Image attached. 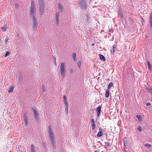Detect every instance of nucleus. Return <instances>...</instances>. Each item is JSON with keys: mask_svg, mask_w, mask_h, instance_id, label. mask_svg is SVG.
Instances as JSON below:
<instances>
[{"mask_svg": "<svg viewBox=\"0 0 152 152\" xmlns=\"http://www.w3.org/2000/svg\"><path fill=\"white\" fill-rule=\"evenodd\" d=\"M48 136L51 142V144L53 148L55 149L56 148V144L55 139L53 136V131L52 129L51 126L50 125L48 126Z\"/></svg>", "mask_w": 152, "mask_h": 152, "instance_id": "1", "label": "nucleus"}, {"mask_svg": "<svg viewBox=\"0 0 152 152\" xmlns=\"http://www.w3.org/2000/svg\"><path fill=\"white\" fill-rule=\"evenodd\" d=\"M45 3L44 0H39V9L40 16H42L43 15V13L45 10V6L44 5Z\"/></svg>", "mask_w": 152, "mask_h": 152, "instance_id": "2", "label": "nucleus"}, {"mask_svg": "<svg viewBox=\"0 0 152 152\" xmlns=\"http://www.w3.org/2000/svg\"><path fill=\"white\" fill-rule=\"evenodd\" d=\"M60 72L61 76L64 78L66 76L65 74V64L64 63H61V64L60 67Z\"/></svg>", "mask_w": 152, "mask_h": 152, "instance_id": "3", "label": "nucleus"}, {"mask_svg": "<svg viewBox=\"0 0 152 152\" xmlns=\"http://www.w3.org/2000/svg\"><path fill=\"white\" fill-rule=\"evenodd\" d=\"M36 13L35 7H34V2L33 1H31V6L30 7V16L34 17V15Z\"/></svg>", "mask_w": 152, "mask_h": 152, "instance_id": "4", "label": "nucleus"}, {"mask_svg": "<svg viewBox=\"0 0 152 152\" xmlns=\"http://www.w3.org/2000/svg\"><path fill=\"white\" fill-rule=\"evenodd\" d=\"M79 4L80 5V8L83 10H85L86 9L87 5L85 1L80 0L79 1Z\"/></svg>", "mask_w": 152, "mask_h": 152, "instance_id": "5", "label": "nucleus"}, {"mask_svg": "<svg viewBox=\"0 0 152 152\" xmlns=\"http://www.w3.org/2000/svg\"><path fill=\"white\" fill-rule=\"evenodd\" d=\"M101 108V106L99 105L96 109V111L97 112V116L98 118L99 117L100 115V114Z\"/></svg>", "mask_w": 152, "mask_h": 152, "instance_id": "6", "label": "nucleus"}, {"mask_svg": "<svg viewBox=\"0 0 152 152\" xmlns=\"http://www.w3.org/2000/svg\"><path fill=\"white\" fill-rule=\"evenodd\" d=\"M56 25H58V22L59 21V13L57 12H56Z\"/></svg>", "mask_w": 152, "mask_h": 152, "instance_id": "7", "label": "nucleus"}, {"mask_svg": "<svg viewBox=\"0 0 152 152\" xmlns=\"http://www.w3.org/2000/svg\"><path fill=\"white\" fill-rule=\"evenodd\" d=\"M37 20L35 18V17H33V26L34 27V28H35L37 29Z\"/></svg>", "mask_w": 152, "mask_h": 152, "instance_id": "8", "label": "nucleus"}, {"mask_svg": "<svg viewBox=\"0 0 152 152\" xmlns=\"http://www.w3.org/2000/svg\"><path fill=\"white\" fill-rule=\"evenodd\" d=\"M91 124L92 126V129L94 130L95 129L96 127L94 119H93L91 120Z\"/></svg>", "mask_w": 152, "mask_h": 152, "instance_id": "9", "label": "nucleus"}, {"mask_svg": "<svg viewBox=\"0 0 152 152\" xmlns=\"http://www.w3.org/2000/svg\"><path fill=\"white\" fill-rule=\"evenodd\" d=\"M33 112L34 117V118L37 120L38 118L37 117V111L35 110V109L33 108Z\"/></svg>", "mask_w": 152, "mask_h": 152, "instance_id": "10", "label": "nucleus"}, {"mask_svg": "<svg viewBox=\"0 0 152 152\" xmlns=\"http://www.w3.org/2000/svg\"><path fill=\"white\" fill-rule=\"evenodd\" d=\"M99 56L100 59L103 61H105L106 60V59L105 58V57L102 54H99Z\"/></svg>", "mask_w": 152, "mask_h": 152, "instance_id": "11", "label": "nucleus"}, {"mask_svg": "<svg viewBox=\"0 0 152 152\" xmlns=\"http://www.w3.org/2000/svg\"><path fill=\"white\" fill-rule=\"evenodd\" d=\"M15 88V86H12L10 87L8 89V92L9 93H10L12 92L13 91V90Z\"/></svg>", "mask_w": 152, "mask_h": 152, "instance_id": "12", "label": "nucleus"}, {"mask_svg": "<svg viewBox=\"0 0 152 152\" xmlns=\"http://www.w3.org/2000/svg\"><path fill=\"white\" fill-rule=\"evenodd\" d=\"M109 90L108 89H107V90L106 91V93L105 94L106 97L108 98L109 97Z\"/></svg>", "mask_w": 152, "mask_h": 152, "instance_id": "13", "label": "nucleus"}, {"mask_svg": "<svg viewBox=\"0 0 152 152\" xmlns=\"http://www.w3.org/2000/svg\"><path fill=\"white\" fill-rule=\"evenodd\" d=\"M118 15L120 16L121 18L123 17V14L122 11L121 9H120L118 11Z\"/></svg>", "mask_w": 152, "mask_h": 152, "instance_id": "14", "label": "nucleus"}, {"mask_svg": "<svg viewBox=\"0 0 152 152\" xmlns=\"http://www.w3.org/2000/svg\"><path fill=\"white\" fill-rule=\"evenodd\" d=\"M63 6L60 4H59L58 9L59 11H63Z\"/></svg>", "mask_w": 152, "mask_h": 152, "instance_id": "15", "label": "nucleus"}, {"mask_svg": "<svg viewBox=\"0 0 152 152\" xmlns=\"http://www.w3.org/2000/svg\"><path fill=\"white\" fill-rule=\"evenodd\" d=\"M103 134L102 132H99L97 134V136L98 137H101L103 135Z\"/></svg>", "mask_w": 152, "mask_h": 152, "instance_id": "16", "label": "nucleus"}, {"mask_svg": "<svg viewBox=\"0 0 152 152\" xmlns=\"http://www.w3.org/2000/svg\"><path fill=\"white\" fill-rule=\"evenodd\" d=\"M72 57L73 59V61H75L77 60V58L76 59V54L75 53H73L72 54Z\"/></svg>", "mask_w": 152, "mask_h": 152, "instance_id": "17", "label": "nucleus"}, {"mask_svg": "<svg viewBox=\"0 0 152 152\" xmlns=\"http://www.w3.org/2000/svg\"><path fill=\"white\" fill-rule=\"evenodd\" d=\"M7 29V27L5 25L3 27H2L1 28V30L2 31H5Z\"/></svg>", "mask_w": 152, "mask_h": 152, "instance_id": "18", "label": "nucleus"}, {"mask_svg": "<svg viewBox=\"0 0 152 152\" xmlns=\"http://www.w3.org/2000/svg\"><path fill=\"white\" fill-rule=\"evenodd\" d=\"M147 64H148V68L150 69V70H151V68H152V66H151V65L150 63V62H149V61H148L147 62Z\"/></svg>", "mask_w": 152, "mask_h": 152, "instance_id": "19", "label": "nucleus"}, {"mask_svg": "<svg viewBox=\"0 0 152 152\" xmlns=\"http://www.w3.org/2000/svg\"><path fill=\"white\" fill-rule=\"evenodd\" d=\"M136 118L138 119L139 121H140L142 120V119L140 115H137L136 116Z\"/></svg>", "mask_w": 152, "mask_h": 152, "instance_id": "20", "label": "nucleus"}, {"mask_svg": "<svg viewBox=\"0 0 152 152\" xmlns=\"http://www.w3.org/2000/svg\"><path fill=\"white\" fill-rule=\"evenodd\" d=\"M113 83L112 82L110 83L109 84L108 86V88L110 89L113 86Z\"/></svg>", "mask_w": 152, "mask_h": 152, "instance_id": "21", "label": "nucleus"}, {"mask_svg": "<svg viewBox=\"0 0 152 152\" xmlns=\"http://www.w3.org/2000/svg\"><path fill=\"white\" fill-rule=\"evenodd\" d=\"M149 22L150 23V27L152 28V18L150 17Z\"/></svg>", "mask_w": 152, "mask_h": 152, "instance_id": "22", "label": "nucleus"}, {"mask_svg": "<svg viewBox=\"0 0 152 152\" xmlns=\"http://www.w3.org/2000/svg\"><path fill=\"white\" fill-rule=\"evenodd\" d=\"M42 90L43 92H45V91L46 88L45 86L44 85H43L42 86Z\"/></svg>", "mask_w": 152, "mask_h": 152, "instance_id": "23", "label": "nucleus"}, {"mask_svg": "<svg viewBox=\"0 0 152 152\" xmlns=\"http://www.w3.org/2000/svg\"><path fill=\"white\" fill-rule=\"evenodd\" d=\"M115 45H113V53H114L115 51Z\"/></svg>", "mask_w": 152, "mask_h": 152, "instance_id": "24", "label": "nucleus"}, {"mask_svg": "<svg viewBox=\"0 0 152 152\" xmlns=\"http://www.w3.org/2000/svg\"><path fill=\"white\" fill-rule=\"evenodd\" d=\"M77 66L79 68H80L81 65V61H79L77 64Z\"/></svg>", "mask_w": 152, "mask_h": 152, "instance_id": "25", "label": "nucleus"}, {"mask_svg": "<svg viewBox=\"0 0 152 152\" xmlns=\"http://www.w3.org/2000/svg\"><path fill=\"white\" fill-rule=\"evenodd\" d=\"M137 129L138 130V131L140 132H141L142 131V128L140 126H138Z\"/></svg>", "mask_w": 152, "mask_h": 152, "instance_id": "26", "label": "nucleus"}, {"mask_svg": "<svg viewBox=\"0 0 152 152\" xmlns=\"http://www.w3.org/2000/svg\"><path fill=\"white\" fill-rule=\"evenodd\" d=\"M144 145L148 148H150L151 147V145L149 143L145 144Z\"/></svg>", "mask_w": 152, "mask_h": 152, "instance_id": "27", "label": "nucleus"}, {"mask_svg": "<svg viewBox=\"0 0 152 152\" xmlns=\"http://www.w3.org/2000/svg\"><path fill=\"white\" fill-rule=\"evenodd\" d=\"M63 101L64 102L67 101V98L65 95H64L63 96Z\"/></svg>", "mask_w": 152, "mask_h": 152, "instance_id": "28", "label": "nucleus"}, {"mask_svg": "<svg viewBox=\"0 0 152 152\" xmlns=\"http://www.w3.org/2000/svg\"><path fill=\"white\" fill-rule=\"evenodd\" d=\"M147 90L149 91L150 93L152 95V88H149L147 89Z\"/></svg>", "mask_w": 152, "mask_h": 152, "instance_id": "29", "label": "nucleus"}, {"mask_svg": "<svg viewBox=\"0 0 152 152\" xmlns=\"http://www.w3.org/2000/svg\"><path fill=\"white\" fill-rule=\"evenodd\" d=\"M105 143L107 144V145L108 147H110L112 145V143H110L109 142H105Z\"/></svg>", "mask_w": 152, "mask_h": 152, "instance_id": "30", "label": "nucleus"}, {"mask_svg": "<svg viewBox=\"0 0 152 152\" xmlns=\"http://www.w3.org/2000/svg\"><path fill=\"white\" fill-rule=\"evenodd\" d=\"M141 18L142 21V24L143 26L145 22V20L143 18H142V17Z\"/></svg>", "mask_w": 152, "mask_h": 152, "instance_id": "31", "label": "nucleus"}, {"mask_svg": "<svg viewBox=\"0 0 152 152\" xmlns=\"http://www.w3.org/2000/svg\"><path fill=\"white\" fill-rule=\"evenodd\" d=\"M10 55V53L8 52H7L5 54V57H7V56Z\"/></svg>", "mask_w": 152, "mask_h": 152, "instance_id": "32", "label": "nucleus"}, {"mask_svg": "<svg viewBox=\"0 0 152 152\" xmlns=\"http://www.w3.org/2000/svg\"><path fill=\"white\" fill-rule=\"evenodd\" d=\"M31 152H35L33 146L32 145V147L31 149Z\"/></svg>", "mask_w": 152, "mask_h": 152, "instance_id": "33", "label": "nucleus"}, {"mask_svg": "<svg viewBox=\"0 0 152 152\" xmlns=\"http://www.w3.org/2000/svg\"><path fill=\"white\" fill-rule=\"evenodd\" d=\"M64 102V104H65V106H66H66L68 107L69 105H68V102H67V101Z\"/></svg>", "mask_w": 152, "mask_h": 152, "instance_id": "34", "label": "nucleus"}, {"mask_svg": "<svg viewBox=\"0 0 152 152\" xmlns=\"http://www.w3.org/2000/svg\"><path fill=\"white\" fill-rule=\"evenodd\" d=\"M9 40V39L8 38H6V40L5 41V44H6L7 42H10L8 41Z\"/></svg>", "mask_w": 152, "mask_h": 152, "instance_id": "35", "label": "nucleus"}, {"mask_svg": "<svg viewBox=\"0 0 152 152\" xmlns=\"http://www.w3.org/2000/svg\"><path fill=\"white\" fill-rule=\"evenodd\" d=\"M24 121H25V123L26 124V125H27V123H28L27 122V119L26 118H25L24 119Z\"/></svg>", "mask_w": 152, "mask_h": 152, "instance_id": "36", "label": "nucleus"}, {"mask_svg": "<svg viewBox=\"0 0 152 152\" xmlns=\"http://www.w3.org/2000/svg\"><path fill=\"white\" fill-rule=\"evenodd\" d=\"M54 58H55V59H54V60H55L54 65H55V66H56V58L55 57H54Z\"/></svg>", "mask_w": 152, "mask_h": 152, "instance_id": "37", "label": "nucleus"}, {"mask_svg": "<svg viewBox=\"0 0 152 152\" xmlns=\"http://www.w3.org/2000/svg\"><path fill=\"white\" fill-rule=\"evenodd\" d=\"M19 79L20 80H22L23 79V77L22 76H20L19 77Z\"/></svg>", "mask_w": 152, "mask_h": 152, "instance_id": "38", "label": "nucleus"}, {"mask_svg": "<svg viewBox=\"0 0 152 152\" xmlns=\"http://www.w3.org/2000/svg\"><path fill=\"white\" fill-rule=\"evenodd\" d=\"M146 105L148 106L151 105V103L150 102H148L146 104Z\"/></svg>", "mask_w": 152, "mask_h": 152, "instance_id": "39", "label": "nucleus"}, {"mask_svg": "<svg viewBox=\"0 0 152 152\" xmlns=\"http://www.w3.org/2000/svg\"><path fill=\"white\" fill-rule=\"evenodd\" d=\"M99 132H102V129L101 127L99 128Z\"/></svg>", "mask_w": 152, "mask_h": 152, "instance_id": "40", "label": "nucleus"}, {"mask_svg": "<svg viewBox=\"0 0 152 152\" xmlns=\"http://www.w3.org/2000/svg\"><path fill=\"white\" fill-rule=\"evenodd\" d=\"M113 29H110V30H109V32H113Z\"/></svg>", "mask_w": 152, "mask_h": 152, "instance_id": "41", "label": "nucleus"}, {"mask_svg": "<svg viewBox=\"0 0 152 152\" xmlns=\"http://www.w3.org/2000/svg\"><path fill=\"white\" fill-rule=\"evenodd\" d=\"M94 152H100V150L99 149H98L95 151Z\"/></svg>", "mask_w": 152, "mask_h": 152, "instance_id": "42", "label": "nucleus"}, {"mask_svg": "<svg viewBox=\"0 0 152 152\" xmlns=\"http://www.w3.org/2000/svg\"><path fill=\"white\" fill-rule=\"evenodd\" d=\"M68 107H67V106L65 108V110H68Z\"/></svg>", "mask_w": 152, "mask_h": 152, "instance_id": "43", "label": "nucleus"}, {"mask_svg": "<svg viewBox=\"0 0 152 152\" xmlns=\"http://www.w3.org/2000/svg\"><path fill=\"white\" fill-rule=\"evenodd\" d=\"M70 71V73H72V70H71Z\"/></svg>", "mask_w": 152, "mask_h": 152, "instance_id": "44", "label": "nucleus"}, {"mask_svg": "<svg viewBox=\"0 0 152 152\" xmlns=\"http://www.w3.org/2000/svg\"><path fill=\"white\" fill-rule=\"evenodd\" d=\"M18 6V4H16V5H15V7H17Z\"/></svg>", "mask_w": 152, "mask_h": 152, "instance_id": "45", "label": "nucleus"}, {"mask_svg": "<svg viewBox=\"0 0 152 152\" xmlns=\"http://www.w3.org/2000/svg\"><path fill=\"white\" fill-rule=\"evenodd\" d=\"M21 148H22V150H24V147H21Z\"/></svg>", "mask_w": 152, "mask_h": 152, "instance_id": "46", "label": "nucleus"}, {"mask_svg": "<svg viewBox=\"0 0 152 152\" xmlns=\"http://www.w3.org/2000/svg\"><path fill=\"white\" fill-rule=\"evenodd\" d=\"M94 43H93V44H92L91 45L92 46H94Z\"/></svg>", "mask_w": 152, "mask_h": 152, "instance_id": "47", "label": "nucleus"}, {"mask_svg": "<svg viewBox=\"0 0 152 152\" xmlns=\"http://www.w3.org/2000/svg\"><path fill=\"white\" fill-rule=\"evenodd\" d=\"M149 88H150V87H147V88H146V89L147 90V89Z\"/></svg>", "mask_w": 152, "mask_h": 152, "instance_id": "48", "label": "nucleus"}, {"mask_svg": "<svg viewBox=\"0 0 152 152\" xmlns=\"http://www.w3.org/2000/svg\"><path fill=\"white\" fill-rule=\"evenodd\" d=\"M68 110H66V113H68Z\"/></svg>", "mask_w": 152, "mask_h": 152, "instance_id": "49", "label": "nucleus"}]
</instances>
